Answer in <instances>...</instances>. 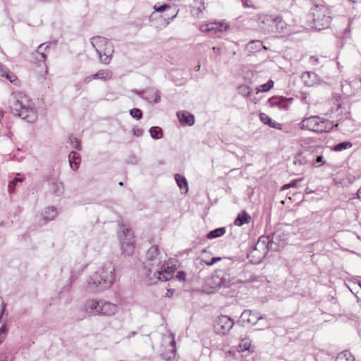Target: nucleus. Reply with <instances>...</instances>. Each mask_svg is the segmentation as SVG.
<instances>
[{
	"label": "nucleus",
	"mask_w": 361,
	"mask_h": 361,
	"mask_svg": "<svg viewBox=\"0 0 361 361\" xmlns=\"http://www.w3.org/2000/svg\"><path fill=\"white\" fill-rule=\"evenodd\" d=\"M111 44L109 42L106 38L101 36H96L93 37L91 39V44L92 47L96 49H99L100 51H102L101 49V47L102 46H106L107 44Z\"/></svg>",
	"instance_id": "obj_18"
},
{
	"label": "nucleus",
	"mask_w": 361,
	"mask_h": 361,
	"mask_svg": "<svg viewBox=\"0 0 361 361\" xmlns=\"http://www.w3.org/2000/svg\"><path fill=\"white\" fill-rule=\"evenodd\" d=\"M350 1L353 2V3H357V2H360L361 0H350Z\"/></svg>",
	"instance_id": "obj_63"
},
{
	"label": "nucleus",
	"mask_w": 361,
	"mask_h": 361,
	"mask_svg": "<svg viewBox=\"0 0 361 361\" xmlns=\"http://www.w3.org/2000/svg\"><path fill=\"white\" fill-rule=\"evenodd\" d=\"M58 212L55 207H48L42 213V219L45 223L54 220L57 216Z\"/></svg>",
	"instance_id": "obj_16"
},
{
	"label": "nucleus",
	"mask_w": 361,
	"mask_h": 361,
	"mask_svg": "<svg viewBox=\"0 0 361 361\" xmlns=\"http://www.w3.org/2000/svg\"><path fill=\"white\" fill-rule=\"evenodd\" d=\"M301 79L306 86L312 87L319 82L318 75L312 71H306L302 74Z\"/></svg>",
	"instance_id": "obj_14"
},
{
	"label": "nucleus",
	"mask_w": 361,
	"mask_h": 361,
	"mask_svg": "<svg viewBox=\"0 0 361 361\" xmlns=\"http://www.w3.org/2000/svg\"><path fill=\"white\" fill-rule=\"evenodd\" d=\"M313 16L314 26L315 29L321 30L328 27L331 23L330 12L324 6L317 5L312 10Z\"/></svg>",
	"instance_id": "obj_7"
},
{
	"label": "nucleus",
	"mask_w": 361,
	"mask_h": 361,
	"mask_svg": "<svg viewBox=\"0 0 361 361\" xmlns=\"http://www.w3.org/2000/svg\"><path fill=\"white\" fill-rule=\"evenodd\" d=\"M171 344L173 348L172 351H173V353H175L176 352V348H175L176 342H175L174 339H173V341L171 342Z\"/></svg>",
	"instance_id": "obj_57"
},
{
	"label": "nucleus",
	"mask_w": 361,
	"mask_h": 361,
	"mask_svg": "<svg viewBox=\"0 0 361 361\" xmlns=\"http://www.w3.org/2000/svg\"><path fill=\"white\" fill-rule=\"evenodd\" d=\"M302 180V178L295 179L292 180L290 183L284 185L282 187V190H286L289 188H295L298 186V184Z\"/></svg>",
	"instance_id": "obj_37"
},
{
	"label": "nucleus",
	"mask_w": 361,
	"mask_h": 361,
	"mask_svg": "<svg viewBox=\"0 0 361 361\" xmlns=\"http://www.w3.org/2000/svg\"><path fill=\"white\" fill-rule=\"evenodd\" d=\"M293 98H286L283 97H273L269 99L268 102L271 107H277L281 110H287L289 105L292 103Z\"/></svg>",
	"instance_id": "obj_12"
},
{
	"label": "nucleus",
	"mask_w": 361,
	"mask_h": 361,
	"mask_svg": "<svg viewBox=\"0 0 361 361\" xmlns=\"http://www.w3.org/2000/svg\"><path fill=\"white\" fill-rule=\"evenodd\" d=\"M119 238L123 253L131 255L135 248L133 232L128 228H123Z\"/></svg>",
	"instance_id": "obj_9"
},
{
	"label": "nucleus",
	"mask_w": 361,
	"mask_h": 361,
	"mask_svg": "<svg viewBox=\"0 0 361 361\" xmlns=\"http://www.w3.org/2000/svg\"><path fill=\"white\" fill-rule=\"evenodd\" d=\"M177 116L183 126H191L195 123L194 116L188 111H178L177 112Z\"/></svg>",
	"instance_id": "obj_15"
},
{
	"label": "nucleus",
	"mask_w": 361,
	"mask_h": 361,
	"mask_svg": "<svg viewBox=\"0 0 361 361\" xmlns=\"http://www.w3.org/2000/svg\"><path fill=\"white\" fill-rule=\"evenodd\" d=\"M176 266H169V264L161 262V264L156 267L152 271V279H149L152 281V283H155L157 281H166L171 279L173 276L174 271H176Z\"/></svg>",
	"instance_id": "obj_8"
},
{
	"label": "nucleus",
	"mask_w": 361,
	"mask_h": 361,
	"mask_svg": "<svg viewBox=\"0 0 361 361\" xmlns=\"http://www.w3.org/2000/svg\"><path fill=\"white\" fill-rule=\"evenodd\" d=\"M220 260H221V257H212V259L209 262H206V264L209 266H212Z\"/></svg>",
	"instance_id": "obj_51"
},
{
	"label": "nucleus",
	"mask_w": 361,
	"mask_h": 361,
	"mask_svg": "<svg viewBox=\"0 0 361 361\" xmlns=\"http://www.w3.org/2000/svg\"><path fill=\"white\" fill-rule=\"evenodd\" d=\"M69 142L72 146L73 148L80 151L82 149L80 142L79 140L76 137H74L73 136L69 137Z\"/></svg>",
	"instance_id": "obj_31"
},
{
	"label": "nucleus",
	"mask_w": 361,
	"mask_h": 361,
	"mask_svg": "<svg viewBox=\"0 0 361 361\" xmlns=\"http://www.w3.org/2000/svg\"><path fill=\"white\" fill-rule=\"evenodd\" d=\"M269 126L270 127L276 128V129L281 128V124L278 122L274 121H271V123L269 124Z\"/></svg>",
	"instance_id": "obj_48"
},
{
	"label": "nucleus",
	"mask_w": 361,
	"mask_h": 361,
	"mask_svg": "<svg viewBox=\"0 0 361 361\" xmlns=\"http://www.w3.org/2000/svg\"><path fill=\"white\" fill-rule=\"evenodd\" d=\"M2 76L5 77L8 80H9L11 83H14L16 85L18 83V78L15 74L11 73L9 71H6L5 73L2 74Z\"/></svg>",
	"instance_id": "obj_30"
},
{
	"label": "nucleus",
	"mask_w": 361,
	"mask_h": 361,
	"mask_svg": "<svg viewBox=\"0 0 361 361\" xmlns=\"http://www.w3.org/2000/svg\"><path fill=\"white\" fill-rule=\"evenodd\" d=\"M246 315H247V310H244L240 317L238 324H239L240 325H241L243 326H245L246 322H248V319L245 318Z\"/></svg>",
	"instance_id": "obj_40"
},
{
	"label": "nucleus",
	"mask_w": 361,
	"mask_h": 361,
	"mask_svg": "<svg viewBox=\"0 0 361 361\" xmlns=\"http://www.w3.org/2000/svg\"><path fill=\"white\" fill-rule=\"evenodd\" d=\"M94 79H96V78L94 77V74H93L92 75L85 78L84 82L89 83L90 81H92V80H94Z\"/></svg>",
	"instance_id": "obj_54"
},
{
	"label": "nucleus",
	"mask_w": 361,
	"mask_h": 361,
	"mask_svg": "<svg viewBox=\"0 0 361 361\" xmlns=\"http://www.w3.org/2000/svg\"><path fill=\"white\" fill-rule=\"evenodd\" d=\"M213 24L214 23H210L202 25L200 27V30L203 32L212 31V28H209V25H213Z\"/></svg>",
	"instance_id": "obj_45"
},
{
	"label": "nucleus",
	"mask_w": 361,
	"mask_h": 361,
	"mask_svg": "<svg viewBox=\"0 0 361 361\" xmlns=\"http://www.w3.org/2000/svg\"><path fill=\"white\" fill-rule=\"evenodd\" d=\"M150 135L154 139H159L163 136V131L161 128L158 126L152 127L149 129Z\"/></svg>",
	"instance_id": "obj_26"
},
{
	"label": "nucleus",
	"mask_w": 361,
	"mask_h": 361,
	"mask_svg": "<svg viewBox=\"0 0 361 361\" xmlns=\"http://www.w3.org/2000/svg\"><path fill=\"white\" fill-rule=\"evenodd\" d=\"M226 233V228L224 227H221L216 228L214 230L211 231L207 235V238L209 239H213L216 238L221 237Z\"/></svg>",
	"instance_id": "obj_22"
},
{
	"label": "nucleus",
	"mask_w": 361,
	"mask_h": 361,
	"mask_svg": "<svg viewBox=\"0 0 361 361\" xmlns=\"http://www.w3.org/2000/svg\"><path fill=\"white\" fill-rule=\"evenodd\" d=\"M309 63L312 66H317L319 64V58L316 56H312L309 59Z\"/></svg>",
	"instance_id": "obj_44"
},
{
	"label": "nucleus",
	"mask_w": 361,
	"mask_h": 361,
	"mask_svg": "<svg viewBox=\"0 0 361 361\" xmlns=\"http://www.w3.org/2000/svg\"><path fill=\"white\" fill-rule=\"evenodd\" d=\"M215 25H217V26L216 27H213V25H209V28H212V31H214L215 32H217V31H223V30H226V28H227V25H224V23H214Z\"/></svg>",
	"instance_id": "obj_38"
},
{
	"label": "nucleus",
	"mask_w": 361,
	"mask_h": 361,
	"mask_svg": "<svg viewBox=\"0 0 361 361\" xmlns=\"http://www.w3.org/2000/svg\"><path fill=\"white\" fill-rule=\"evenodd\" d=\"M9 106L13 114L27 122L32 123L37 119L33 103L23 92H16L11 94L9 99Z\"/></svg>",
	"instance_id": "obj_2"
},
{
	"label": "nucleus",
	"mask_w": 361,
	"mask_h": 361,
	"mask_svg": "<svg viewBox=\"0 0 361 361\" xmlns=\"http://www.w3.org/2000/svg\"><path fill=\"white\" fill-rule=\"evenodd\" d=\"M276 243L270 240L269 236H261L259 238L255 246L250 250V263L259 264L264 258L269 250H276Z\"/></svg>",
	"instance_id": "obj_5"
},
{
	"label": "nucleus",
	"mask_w": 361,
	"mask_h": 361,
	"mask_svg": "<svg viewBox=\"0 0 361 361\" xmlns=\"http://www.w3.org/2000/svg\"><path fill=\"white\" fill-rule=\"evenodd\" d=\"M94 77L96 79L106 80L111 78L112 73L109 70H100L97 73L94 74Z\"/></svg>",
	"instance_id": "obj_25"
},
{
	"label": "nucleus",
	"mask_w": 361,
	"mask_h": 361,
	"mask_svg": "<svg viewBox=\"0 0 361 361\" xmlns=\"http://www.w3.org/2000/svg\"><path fill=\"white\" fill-rule=\"evenodd\" d=\"M101 48L102 51L96 49V51L99 57L100 61L104 64H109L111 60V57L114 51L113 45L110 44H107L105 47L102 46L101 47Z\"/></svg>",
	"instance_id": "obj_13"
},
{
	"label": "nucleus",
	"mask_w": 361,
	"mask_h": 361,
	"mask_svg": "<svg viewBox=\"0 0 361 361\" xmlns=\"http://www.w3.org/2000/svg\"><path fill=\"white\" fill-rule=\"evenodd\" d=\"M195 2L202 5V7L197 8L198 13H201L204 9V3L203 0H195Z\"/></svg>",
	"instance_id": "obj_53"
},
{
	"label": "nucleus",
	"mask_w": 361,
	"mask_h": 361,
	"mask_svg": "<svg viewBox=\"0 0 361 361\" xmlns=\"http://www.w3.org/2000/svg\"><path fill=\"white\" fill-rule=\"evenodd\" d=\"M6 326L5 325H2L0 327V339H2V341H4V336L6 334Z\"/></svg>",
	"instance_id": "obj_49"
},
{
	"label": "nucleus",
	"mask_w": 361,
	"mask_h": 361,
	"mask_svg": "<svg viewBox=\"0 0 361 361\" xmlns=\"http://www.w3.org/2000/svg\"><path fill=\"white\" fill-rule=\"evenodd\" d=\"M80 156L78 153L74 151L70 152L68 155V161L70 166L73 170H78L80 164Z\"/></svg>",
	"instance_id": "obj_17"
},
{
	"label": "nucleus",
	"mask_w": 361,
	"mask_h": 361,
	"mask_svg": "<svg viewBox=\"0 0 361 361\" xmlns=\"http://www.w3.org/2000/svg\"><path fill=\"white\" fill-rule=\"evenodd\" d=\"M133 135L137 137L142 136L143 134V130L140 128H133Z\"/></svg>",
	"instance_id": "obj_50"
},
{
	"label": "nucleus",
	"mask_w": 361,
	"mask_h": 361,
	"mask_svg": "<svg viewBox=\"0 0 361 361\" xmlns=\"http://www.w3.org/2000/svg\"><path fill=\"white\" fill-rule=\"evenodd\" d=\"M115 281L114 265L107 261L90 278L85 288L90 293H97L111 288Z\"/></svg>",
	"instance_id": "obj_1"
},
{
	"label": "nucleus",
	"mask_w": 361,
	"mask_h": 361,
	"mask_svg": "<svg viewBox=\"0 0 361 361\" xmlns=\"http://www.w3.org/2000/svg\"><path fill=\"white\" fill-rule=\"evenodd\" d=\"M160 94H159V91H156L154 92V100H153V102L154 103H159L160 102Z\"/></svg>",
	"instance_id": "obj_52"
},
{
	"label": "nucleus",
	"mask_w": 361,
	"mask_h": 361,
	"mask_svg": "<svg viewBox=\"0 0 361 361\" xmlns=\"http://www.w3.org/2000/svg\"><path fill=\"white\" fill-rule=\"evenodd\" d=\"M8 70L0 63V75L2 76L3 73H5L6 71H8Z\"/></svg>",
	"instance_id": "obj_55"
},
{
	"label": "nucleus",
	"mask_w": 361,
	"mask_h": 361,
	"mask_svg": "<svg viewBox=\"0 0 361 361\" xmlns=\"http://www.w3.org/2000/svg\"><path fill=\"white\" fill-rule=\"evenodd\" d=\"M324 163L325 161L324 160V157L320 155L317 157L316 160L313 162V165L316 167H318L324 164Z\"/></svg>",
	"instance_id": "obj_43"
},
{
	"label": "nucleus",
	"mask_w": 361,
	"mask_h": 361,
	"mask_svg": "<svg viewBox=\"0 0 361 361\" xmlns=\"http://www.w3.org/2000/svg\"><path fill=\"white\" fill-rule=\"evenodd\" d=\"M252 317H255L254 319L255 321H259V320H262L263 319L262 317H258L257 316H252Z\"/></svg>",
	"instance_id": "obj_60"
},
{
	"label": "nucleus",
	"mask_w": 361,
	"mask_h": 361,
	"mask_svg": "<svg viewBox=\"0 0 361 361\" xmlns=\"http://www.w3.org/2000/svg\"><path fill=\"white\" fill-rule=\"evenodd\" d=\"M357 198L361 200V187L357 190Z\"/></svg>",
	"instance_id": "obj_58"
},
{
	"label": "nucleus",
	"mask_w": 361,
	"mask_h": 361,
	"mask_svg": "<svg viewBox=\"0 0 361 361\" xmlns=\"http://www.w3.org/2000/svg\"><path fill=\"white\" fill-rule=\"evenodd\" d=\"M276 16L269 15H260L257 18L252 20L256 22L257 27L264 33L273 32L274 27V20Z\"/></svg>",
	"instance_id": "obj_11"
},
{
	"label": "nucleus",
	"mask_w": 361,
	"mask_h": 361,
	"mask_svg": "<svg viewBox=\"0 0 361 361\" xmlns=\"http://www.w3.org/2000/svg\"><path fill=\"white\" fill-rule=\"evenodd\" d=\"M274 22L273 32L286 33L287 32V24L281 17L276 16Z\"/></svg>",
	"instance_id": "obj_19"
},
{
	"label": "nucleus",
	"mask_w": 361,
	"mask_h": 361,
	"mask_svg": "<svg viewBox=\"0 0 361 361\" xmlns=\"http://www.w3.org/2000/svg\"><path fill=\"white\" fill-rule=\"evenodd\" d=\"M233 325L234 322L231 318L226 315H221L216 319L214 327L216 334L226 335L233 328Z\"/></svg>",
	"instance_id": "obj_10"
},
{
	"label": "nucleus",
	"mask_w": 361,
	"mask_h": 361,
	"mask_svg": "<svg viewBox=\"0 0 361 361\" xmlns=\"http://www.w3.org/2000/svg\"><path fill=\"white\" fill-rule=\"evenodd\" d=\"M335 361H355V358L350 351L345 350L338 355Z\"/></svg>",
	"instance_id": "obj_23"
},
{
	"label": "nucleus",
	"mask_w": 361,
	"mask_h": 361,
	"mask_svg": "<svg viewBox=\"0 0 361 361\" xmlns=\"http://www.w3.org/2000/svg\"><path fill=\"white\" fill-rule=\"evenodd\" d=\"M238 93L244 97H248V86L243 85L238 87Z\"/></svg>",
	"instance_id": "obj_41"
},
{
	"label": "nucleus",
	"mask_w": 361,
	"mask_h": 361,
	"mask_svg": "<svg viewBox=\"0 0 361 361\" xmlns=\"http://www.w3.org/2000/svg\"><path fill=\"white\" fill-rule=\"evenodd\" d=\"M356 283H357V285H358L360 287H361V282H360V281H357V282H356Z\"/></svg>",
	"instance_id": "obj_64"
},
{
	"label": "nucleus",
	"mask_w": 361,
	"mask_h": 361,
	"mask_svg": "<svg viewBox=\"0 0 361 361\" xmlns=\"http://www.w3.org/2000/svg\"><path fill=\"white\" fill-rule=\"evenodd\" d=\"M176 181L178 184V185L180 187V188L183 189L185 188V192L188 191V183L185 177L176 174L175 176Z\"/></svg>",
	"instance_id": "obj_27"
},
{
	"label": "nucleus",
	"mask_w": 361,
	"mask_h": 361,
	"mask_svg": "<svg viewBox=\"0 0 361 361\" xmlns=\"http://www.w3.org/2000/svg\"><path fill=\"white\" fill-rule=\"evenodd\" d=\"M259 118L262 123L269 126L272 119L266 114L261 113L259 114Z\"/></svg>",
	"instance_id": "obj_42"
},
{
	"label": "nucleus",
	"mask_w": 361,
	"mask_h": 361,
	"mask_svg": "<svg viewBox=\"0 0 361 361\" xmlns=\"http://www.w3.org/2000/svg\"><path fill=\"white\" fill-rule=\"evenodd\" d=\"M44 44H41L36 51L37 54H38L40 58H37V60L44 61L47 59V56L42 51L44 47Z\"/></svg>",
	"instance_id": "obj_39"
},
{
	"label": "nucleus",
	"mask_w": 361,
	"mask_h": 361,
	"mask_svg": "<svg viewBox=\"0 0 361 361\" xmlns=\"http://www.w3.org/2000/svg\"><path fill=\"white\" fill-rule=\"evenodd\" d=\"M176 278L178 279L179 280L185 281L186 278V274L184 271H179L176 274Z\"/></svg>",
	"instance_id": "obj_47"
},
{
	"label": "nucleus",
	"mask_w": 361,
	"mask_h": 361,
	"mask_svg": "<svg viewBox=\"0 0 361 361\" xmlns=\"http://www.w3.org/2000/svg\"><path fill=\"white\" fill-rule=\"evenodd\" d=\"M237 350L238 353L248 350V342L245 338L241 340L240 343L238 346Z\"/></svg>",
	"instance_id": "obj_32"
},
{
	"label": "nucleus",
	"mask_w": 361,
	"mask_h": 361,
	"mask_svg": "<svg viewBox=\"0 0 361 361\" xmlns=\"http://www.w3.org/2000/svg\"><path fill=\"white\" fill-rule=\"evenodd\" d=\"M171 6L168 4H163L161 6H157V5H155L154 6V8L156 11H158V12H162L164 11H165L166 8H169Z\"/></svg>",
	"instance_id": "obj_46"
},
{
	"label": "nucleus",
	"mask_w": 361,
	"mask_h": 361,
	"mask_svg": "<svg viewBox=\"0 0 361 361\" xmlns=\"http://www.w3.org/2000/svg\"><path fill=\"white\" fill-rule=\"evenodd\" d=\"M352 146L353 144L349 141L342 142L335 145L334 147V150L336 152H341L343 150L352 147Z\"/></svg>",
	"instance_id": "obj_28"
},
{
	"label": "nucleus",
	"mask_w": 361,
	"mask_h": 361,
	"mask_svg": "<svg viewBox=\"0 0 361 361\" xmlns=\"http://www.w3.org/2000/svg\"><path fill=\"white\" fill-rule=\"evenodd\" d=\"M4 111L0 108V119L4 116Z\"/></svg>",
	"instance_id": "obj_62"
},
{
	"label": "nucleus",
	"mask_w": 361,
	"mask_h": 361,
	"mask_svg": "<svg viewBox=\"0 0 361 361\" xmlns=\"http://www.w3.org/2000/svg\"><path fill=\"white\" fill-rule=\"evenodd\" d=\"M23 180V178H15L12 181H11L8 184V189L9 192H13L15 190V185L18 183H21Z\"/></svg>",
	"instance_id": "obj_33"
},
{
	"label": "nucleus",
	"mask_w": 361,
	"mask_h": 361,
	"mask_svg": "<svg viewBox=\"0 0 361 361\" xmlns=\"http://www.w3.org/2000/svg\"><path fill=\"white\" fill-rule=\"evenodd\" d=\"M213 51L216 54H220L221 53V49L218 47H214L212 48Z\"/></svg>",
	"instance_id": "obj_56"
},
{
	"label": "nucleus",
	"mask_w": 361,
	"mask_h": 361,
	"mask_svg": "<svg viewBox=\"0 0 361 361\" xmlns=\"http://www.w3.org/2000/svg\"><path fill=\"white\" fill-rule=\"evenodd\" d=\"M164 260L162 255L157 245L151 246L147 250L145 256V268L146 269V275L149 279H152V271L159 267Z\"/></svg>",
	"instance_id": "obj_6"
},
{
	"label": "nucleus",
	"mask_w": 361,
	"mask_h": 361,
	"mask_svg": "<svg viewBox=\"0 0 361 361\" xmlns=\"http://www.w3.org/2000/svg\"><path fill=\"white\" fill-rule=\"evenodd\" d=\"M84 310L92 314L113 317L118 312V307L104 300L89 299L84 304Z\"/></svg>",
	"instance_id": "obj_3"
},
{
	"label": "nucleus",
	"mask_w": 361,
	"mask_h": 361,
	"mask_svg": "<svg viewBox=\"0 0 361 361\" xmlns=\"http://www.w3.org/2000/svg\"><path fill=\"white\" fill-rule=\"evenodd\" d=\"M247 222H248V214H247L246 211L244 210L238 215V216L235 219L233 224L235 226H241Z\"/></svg>",
	"instance_id": "obj_20"
},
{
	"label": "nucleus",
	"mask_w": 361,
	"mask_h": 361,
	"mask_svg": "<svg viewBox=\"0 0 361 361\" xmlns=\"http://www.w3.org/2000/svg\"><path fill=\"white\" fill-rule=\"evenodd\" d=\"M136 334V332L135 331H132L129 335H128V338H130L132 336H134Z\"/></svg>",
	"instance_id": "obj_61"
},
{
	"label": "nucleus",
	"mask_w": 361,
	"mask_h": 361,
	"mask_svg": "<svg viewBox=\"0 0 361 361\" xmlns=\"http://www.w3.org/2000/svg\"><path fill=\"white\" fill-rule=\"evenodd\" d=\"M274 81L272 80H269L267 83H264L259 87H257L255 90L257 92H266L274 87Z\"/></svg>",
	"instance_id": "obj_29"
},
{
	"label": "nucleus",
	"mask_w": 361,
	"mask_h": 361,
	"mask_svg": "<svg viewBox=\"0 0 361 361\" xmlns=\"http://www.w3.org/2000/svg\"><path fill=\"white\" fill-rule=\"evenodd\" d=\"M85 268V267L84 265H80L78 269V271L76 272L75 271H73L71 272L70 280L71 281H75L76 279L78 278V275L80 274L83 271Z\"/></svg>",
	"instance_id": "obj_36"
},
{
	"label": "nucleus",
	"mask_w": 361,
	"mask_h": 361,
	"mask_svg": "<svg viewBox=\"0 0 361 361\" xmlns=\"http://www.w3.org/2000/svg\"><path fill=\"white\" fill-rule=\"evenodd\" d=\"M242 1H243V4L244 7L248 6L247 0H242Z\"/></svg>",
	"instance_id": "obj_59"
},
{
	"label": "nucleus",
	"mask_w": 361,
	"mask_h": 361,
	"mask_svg": "<svg viewBox=\"0 0 361 361\" xmlns=\"http://www.w3.org/2000/svg\"><path fill=\"white\" fill-rule=\"evenodd\" d=\"M130 115L132 117L139 120L142 117V112L140 109L134 108L130 111Z\"/></svg>",
	"instance_id": "obj_34"
},
{
	"label": "nucleus",
	"mask_w": 361,
	"mask_h": 361,
	"mask_svg": "<svg viewBox=\"0 0 361 361\" xmlns=\"http://www.w3.org/2000/svg\"><path fill=\"white\" fill-rule=\"evenodd\" d=\"M51 190L55 195L61 196L64 192L63 183L58 181H53L51 183Z\"/></svg>",
	"instance_id": "obj_21"
},
{
	"label": "nucleus",
	"mask_w": 361,
	"mask_h": 361,
	"mask_svg": "<svg viewBox=\"0 0 361 361\" xmlns=\"http://www.w3.org/2000/svg\"><path fill=\"white\" fill-rule=\"evenodd\" d=\"M250 44L255 45V48L253 46L250 47V49H254L253 51L260 50L263 47L262 42L259 40H252L250 42Z\"/></svg>",
	"instance_id": "obj_35"
},
{
	"label": "nucleus",
	"mask_w": 361,
	"mask_h": 361,
	"mask_svg": "<svg viewBox=\"0 0 361 361\" xmlns=\"http://www.w3.org/2000/svg\"><path fill=\"white\" fill-rule=\"evenodd\" d=\"M337 126L338 124L334 125L333 121L318 116H311L305 118L300 123L302 130L318 133H328Z\"/></svg>",
	"instance_id": "obj_4"
},
{
	"label": "nucleus",
	"mask_w": 361,
	"mask_h": 361,
	"mask_svg": "<svg viewBox=\"0 0 361 361\" xmlns=\"http://www.w3.org/2000/svg\"><path fill=\"white\" fill-rule=\"evenodd\" d=\"M257 282H260L262 286H266L268 283V281L264 276H252L250 277V283H252V288H257L260 285L256 284Z\"/></svg>",
	"instance_id": "obj_24"
}]
</instances>
